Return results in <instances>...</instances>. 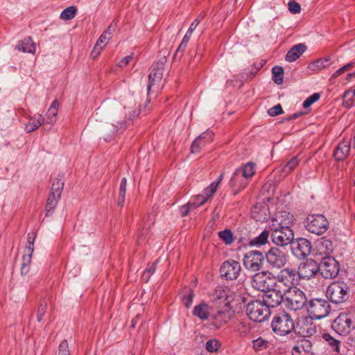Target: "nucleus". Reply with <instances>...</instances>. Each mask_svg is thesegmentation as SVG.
Returning <instances> with one entry per match:
<instances>
[{
  "label": "nucleus",
  "instance_id": "39448f33",
  "mask_svg": "<svg viewBox=\"0 0 355 355\" xmlns=\"http://www.w3.org/2000/svg\"><path fill=\"white\" fill-rule=\"evenodd\" d=\"M285 306L293 311L302 309L307 304V299L304 291L297 287L291 288L284 294Z\"/></svg>",
  "mask_w": 355,
  "mask_h": 355
},
{
  "label": "nucleus",
  "instance_id": "aec40b11",
  "mask_svg": "<svg viewBox=\"0 0 355 355\" xmlns=\"http://www.w3.org/2000/svg\"><path fill=\"white\" fill-rule=\"evenodd\" d=\"M263 302L267 304L268 307H275L282 302L284 293L277 288H273L265 292Z\"/></svg>",
  "mask_w": 355,
  "mask_h": 355
},
{
  "label": "nucleus",
  "instance_id": "7c9ffc66",
  "mask_svg": "<svg viewBox=\"0 0 355 355\" xmlns=\"http://www.w3.org/2000/svg\"><path fill=\"white\" fill-rule=\"evenodd\" d=\"M44 122V118L42 114L35 115L29 119V121L26 126L27 132H32L37 130Z\"/></svg>",
  "mask_w": 355,
  "mask_h": 355
},
{
  "label": "nucleus",
  "instance_id": "5701e85b",
  "mask_svg": "<svg viewBox=\"0 0 355 355\" xmlns=\"http://www.w3.org/2000/svg\"><path fill=\"white\" fill-rule=\"evenodd\" d=\"M33 245H24L22 251V263L21 267V275H27L31 268V262L32 259V254L33 253L34 249Z\"/></svg>",
  "mask_w": 355,
  "mask_h": 355
},
{
  "label": "nucleus",
  "instance_id": "79ce46f5",
  "mask_svg": "<svg viewBox=\"0 0 355 355\" xmlns=\"http://www.w3.org/2000/svg\"><path fill=\"white\" fill-rule=\"evenodd\" d=\"M127 180L125 178H123L120 182L119 197H118V205L123 206L125 202V196L126 191Z\"/></svg>",
  "mask_w": 355,
  "mask_h": 355
},
{
  "label": "nucleus",
  "instance_id": "49530a36",
  "mask_svg": "<svg viewBox=\"0 0 355 355\" xmlns=\"http://www.w3.org/2000/svg\"><path fill=\"white\" fill-rule=\"evenodd\" d=\"M77 12V9L75 6H69L65 8L60 14V19L63 20L72 19Z\"/></svg>",
  "mask_w": 355,
  "mask_h": 355
},
{
  "label": "nucleus",
  "instance_id": "1a4fd4ad",
  "mask_svg": "<svg viewBox=\"0 0 355 355\" xmlns=\"http://www.w3.org/2000/svg\"><path fill=\"white\" fill-rule=\"evenodd\" d=\"M306 230L317 235L324 234L329 227V221L322 214H312L307 216L306 220Z\"/></svg>",
  "mask_w": 355,
  "mask_h": 355
},
{
  "label": "nucleus",
  "instance_id": "69168bd1",
  "mask_svg": "<svg viewBox=\"0 0 355 355\" xmlns=\"http://www.w3.org/2000/svg\"><path fill=\"white\" fill-rule=\"evenodd\" d=\"M346 71L345 68L344 67V66H343L342 67L339 68L338 70H336L331 76V78H336L337 77H338L339 76H340L341 74H343V73H345Z\"/></svg>",
  "mask_w": 355,
  "mask_h": 355
},
{
  "label": "nucleus",
  "instance_id": "6ab92c4d",
  "mask_svg": "<svg viewBox=\"0 0 355 355\" xmlns=\"http://www.w3.org/2000/svg\"><path fill=\"white\" fill-rule=\"evenodd\" d=\"M272 226L274 227L276 224L277 227H290L293 223L294 217L290 212L278 208L272 217Z\"/></svg>",
  "mask_w": 355,
  "mask_h": 355
},
{
  "label": "nucleus",
  "instance_id": "b1692460",
  "mask_svg": "<svg viewBox=\"0 0 355 355\" xmlns=\"http://www.w3.org/2000/svg\"><path fill=\"white\" fill-rule=\"evenodd\" d=\"M127 128L126 121L117 122L116 124H111L105 128V141H110L117 134H121Z\"/></svg>",
  "mask_w": 355,
  "mask_h": 355
},
{
  "label": "nucleus",
  "instance_id": "f8f14e48",
  "mask_svg": "<svg viewBox=\"0 0 355 355\" xmlns=\"http://www.w3.org/2000/svg\"><path fill=\"white\" fill-rule=\"evenodd\" d=\"M313 319L309 315L299 317L295 324V331L302 337H310L313 336L316 331V326L312 322Z\"/></svg>",
  "mask_w": 355,
  "mask_h": 355
},
{
  "label": "nucleus",
  "instance_id": "4be33fe9",
  "mask_svg": "<svg viewBox=\"0 0 355 355\" xmlns=\"http://www.w3.org/2000/svg\"><path fill=\"white\" fill-rule=\"evenodd\" d=\"M293 254L300 259L306 258L309 255L311 254L313 257L318 255L315 250L313 248V245H291Z\"/></svg>",
  "mask_w": 355,
  "mask_h": 355
},
{
  "label": "nucleus",
  "instance_id": "9b49d317",
  "mask_svg": "<svg viewBox=\"0 0 355 355\" xmlns=\"http://www.w3.org/2000/svg\"><path fill=\"white\" fill-rule=\"evenodd\" d=\"M275 281V276H271L270 274L262 272L253 275L251 284L256 290L265 293L272 288V287L274 288Z\"/></svg>",
  "mask_w": 355,
  "mask_h": 355
},
{
  "label": "nucleus",
  "instance_id": "13d9d810",
  "mask_svg": "<svg viewBox=\"0 0 355 355\" xmlns=\"http://www.w3.org/2000/svg\"><path fill=\"white\" fill-rule=\"evenodd\" d=\"M47 307V304L46 302H42L38 308L37 313V320L38 322H41L42 318L46 312V309Z\"/></svg>",
  "mask_w": 355,
  "mask_h": 355
},
{
  "label": "nucleus",
  "instance_id": "f03ea898",
  "mask_svg": "<svg viewBox=\"0 0 355 355\" xmlns=\"http://www.w3.org/2000/svg\"><path fill=\"white\" fill-rule=\"evenodd\" d=\"M350 290L347 283L343 281H334L327 288V297L334 304H341L349 297Z\"/></svg>",
  "mask_w": 355,
  "mask_h": 355
},
{
  "label": "nucleus",
  "instance_id": "58836bf2",
  "mask_svg": "<svg viewBox=\"0 0 355 355\" xmlns=\"http://www.w3.org/2000/svg\"><path fill=\"white\" fill-rule=\"evenodd\" d=\"M218 236L225 244H232L235 241V236L229 229L218 232Z\"/></svg>",
  "mask_w": 355,
  "mask_h": 355
},
{
  "label": "nucleus",
  "instance_id": "dca6fc26",
  "mask_svg": "<svg viewBox=\"0 0 355 355\" xmlns=\"http://www.w3.org/2000/svg\"><path fill=\"white\" fill-rule=\"evenodd\" d=\"M241 272L240 263L234 260H228L222 264L220 268V272L222 277L227 280L236 279Z\"/></svg>",
  "mask_w": 355,
  "mask_h": 355
},
{
  "label": "nucleus",
  "instance_id": "c756f323",
  "mask_svg": "<svg viewBox=\"0 0 355 355\" xmlns=\"http://www.w3.org/2000/svg\"><path fill=\"white\" fill-rule=\"evenodd\" d=\"M163 76V69L162 68H153L152 71L148 75V91L155 84L159 83L162 80Z\"/></svg>",
  "mask_w": 355,
  "mask_h": 355
},
{
  "label": "nucleus",
  "instance_id": "ea45409f",
  "mask_svg": "<svg viewBox=\"0 0 355 355\" xmlns=\"http://www.w3.org/2000/svg\"><path fill=\"white\" fill-rule=\"evenodd\" d=\"M322 338L332 347L334 352H340V340L334 338L328 333L324 334Z\"/></svg>",
  "mask_w": 355,
  "mask_h": 355
},
{
  "label": "nucleus",
  "instance_id": "de8ad7c7",
  "mask_svg": "<svg viewBox=\"0 0 355 355\" xmlns=\"http://www.w3.org/2000/svg\"><path fill=\"white\" fill-rule=\"evenodd\" d=\"M252 329V323L248 320H243L238 327V331L242 336L248 334Z\"/></svg>",
  "mask_w": 355,
  "mask_h": 355
},
{
  "label": "nucleus",
  "instance_id": "a19ab883",
  "mask_svg": "<svg viewBox=\"0 0 355 355\" xmlns=\"http://www.w3.org/2000/svg\"><path fill=\"white\" fill-rule=\"evenodd\" d=\"M272 80L277 84L281 85L284 79V69L280 66H275L272 69Z\"/></svg>",
  "mask_w": 355,
  "mask_h": 355
},
{
  "label": "nucleus",
  "instance_id": "338daca9",
  "mask_svg": "<svg viewBox=\"0 0 355 355\" xmlns=\"http://www.w3.org/2000/svg\"><path fill=\"white\" fill-rule=\"evenodd\" d=\"M292 355H306L303 353L302 349H300L299 345L297 344L292 350Z\"/></svg>",
  "mask_w": 355,
  "mask_h": 355
},
{
  "label": "nucleus",
  "instance_id": "6e6d98bb",
  "mask_svg": "<svg viewBox=\"0 0 355 355\" xmlns=\"http://www.w3.org/2000/svg\"><path fill=\"white\" fill-rule=\"evenodd\" d=\"M158 262V260H157L155 262H154L151 266H149L144 271V273L143 275V278L146 279V281L147 282L150 277V275L154 273V272L156 270V265Z\"/></svg>",
  "mask_w": 355,
  "mask_h": 355
},
{
  "label": "nucleus",
  "instance_id": "cd10ccee",
  "mask_svg": "<svg viewBox=\"0 0 355 355\" xmlns=\"http://www.w3.org/2000/svg\"><path fill=\"white\" fill-rule=\"evenodd\" d=\"M230 184L232 188L236 189L238 190L243 189L245 187L248 183L241 175V171L240 168L235 170L231 178Z\"/></svg>",
  "mask_w": 355,
  "mask_h": 355
},
{
  "label": "nucleus",
  "instance_id": "4468645a",
  "mask_svg": "<svg viewBox=\"0 0 355 355\" xmlns=\"http://www.w3.org/2000/svg\"><path fill=\"white\" fill-rule=\"evenodd\" d=\"M265 256L259 251H251L245 254L243 265L246 269L255 272L261 269Z\"/></svg>",
  "mask_w": 355,
  "mask_h": 355
},
{
  "label": "nucleus",
  "instance_id": "7ed1b4c3",
  "mask_svg": "<svg viewBox=\"0 0 355 355\" xmlns=\"http://www.w3.org/2000/svg\"><path fill=\"white\" fill-rule=\"evenodd\" d=\"M272 241L275 244H293L297 242L298 244H311V242L302 237L294 236L293 231L290 227H276L271 234Z\"/></svg>",
  "mask_w": 355,
  "mask_h": 355
},
{
  "label": "nucleus",
  "instance_id": "c85d7f7f",
  "mask_svg": "<svg viewBox=\"0 0 355 355\" xmlns=\"http://www.w3.org/2000/svg\"><path fill=\"white\" fill-rule=\"evenodd\" d=\"M17 49L21 52L34 53L35 46L31 37H26L19 42Z\"/></svg>",
  "mask_w": 355,
  "mask_h": 355
},
{
  "label": "nucleus",
  "instance_id": "72a5a7b5",
  "mask_svg": "<svg viewBox=\"0 0 355 355\" xmlns=\"http://www.w3.org/2000/svg\"><path fill=\"white\" fill-rule=\"evenodd\" d=\"M195 294L194 291L189 287H185L182 292V301L187 309L191 307L193 304Z\"/></svg>",
  "mask_w": 355,
  "mask_h": 355
},
{
  "label": "nucleus",
  "instance_id": "864d4df0",
  "mask_svg": "<svg viewBox=\"0 0 355 355\" xmlns=\"http://www.w3.org/2000/svg\"><path fill=\"white\" fill-rule=\"evenodd\" d=\"M58 355H70L68 343L63 340L59 345Z\"/></svg>",
  "mask_w": 355,
  "mask_h": 355
},
{
  "label": "nucleus",
  "instance_id": "4d7b16f0",
  "mask_svg": "<svg viewBox=\"0 0 355 355\" xmlns=\"http://www.w3.org/2000/svg\"><path fill=\"white\" fill-rule=\"evenodd\" d=\"M349 92V91H347L344 93V95H343V104L344 105H345L346 107H351L353 105L355 104V95L354 96H352V95H350L349 96L347 97V94Z\"/></svg>",
  "mask_w": 355,
  "mask_h": 355
},
{
  "label": "nucleus",
  "instance_id": "a878e982",
  "mask_svg": "<svg viewBox=\"0 0 355 355\" xmlns=\"http://www.w3.org/2000/svg\"><path fill=\"white\" fill-rule=\"evenodd\" d=\"M231 291L228 288L218 287L214 293L215 300L224 302V306L230 305L232 297L230 295Z\"/></svg>",
  "mask_w": 355,
  "mask_h": 355
},
{
  "label": "nucleus",
  "instance_id": "5fc2aeb1",
  "mask_svg": "<svg viewBox=\"0 0 355 355\" xmlns=\"http://www.w3.org/2000/svg\"><path fill=\"white\" fill-rule=\"evenodd\" d=\"M288 10L291 13L297 14L301 12V6L300 3L296 2L295 1H291L288 3Z\"/></svg>",
  "mask_w": 355,
  "mask_h": 355
},
{
  "label": "nucleus",
  "instance_id": "3c124183",
  "mask_svg": "<svg viewBox=\"0 0 355 355\" xmlns=\"http://www.w3.org/2000/svg\"><path fill=\"white\" fill-rule=\"evenodd\" d=\"M320 95L318 93H314L312 95L309 96L304 102H303V107L307 108L311 106L313 103L319 100Z\"/></svg>",
  "mask_w": 355,
  "mask_h": 355
},
{
  "label": "nucleus",
  "instance_id": "a18cd8bd",
  "mask_svg": "<svg viewBox=\"0 0 355 355\" xmlns=\"http://www.w3.org/2000/svg\"><path fill=\"white\" fill-rule=\"evenodd\" d=\"M300 159L298 156H295L288 160L282 168V171L286 173H288L293 171L299 164Z\"/></svg>",
  "mask_w": 355,
  "mask_h": 355
},
{
  "label": "nucleus",
  "instance_id": "f3484780",
  "mask_svg": "<svg viewBox=\"0 0 355 355\" xmlns=\"http://www.w3.org/2000/svg\"><path fill=\"white\" fill-rule=\"evenodd\" d=\"M234 315V311L230 305L223 306L211 316L212 324L216 328H220L227 323Z\"/></svg>",
  "mask_w": 355,
  "mask_h": 355
},
{
  "label": "nucleus",
  "instance_id": "412c9836",
  "mask_svg": "<svg viewBox=\"0 0 355 355\" xmlns=\"http://www.w3.org/2000/svg\"><path fill=\"white\" fill-rule=\"evenodd\" d=\"M214 137V134L212 131H207L202 133L193 141L191 146V152L192 153H199L206 145L213 141Z\"/></svg>",
  "mask_w": 355,
  "mask_h": 355
},
{
  "label": "nucleus",
  "instance_id": "37998d69",
  "mask_svg": "<svg viewBox=\"0 0 355 355\" xmlns=\"http://www.w3.org/2000/svg\"><path fill=\"white\" fill-rule=\"evenodd\" d=\"M300 349L306 355H313L312 343L309 340L302 339L297 343Z\"/></svg>",
  "mask_w": 355,
  "mask_h": 355
},
{
  "label": "nucleus",
  "instance_id": "473e14b6",
  "mask_svg": "<svg viewBox=\"0 0 355 355\" xmlns=\"http://www.w3.org/2000/svg\"><path fill=\"white\" fill-rule=\"evenodd\" d=\"M330 64V59L328 58H324L309 63L308 68L311 71H318L329 67Z\"/></svg>",
  "mask_w": 355,
  "mask_h": 355
},
{
  "label": "nucleus",
  "instance_id": "423d86ee",
  "mask_svg": "<svg viewBox=\"0 0 355 355\" xmlns=\"http://www.w3.org/2000/svg\"><path fill=\"white\" fill-rule=\"evenodd\" d=\"M306 309L309 315L314 320H320L327 317L331 312L329 302L322 298H315L308 302Z\"/></svg>",
  "mask_w": 355,
  "mask_h": 355
},
{
  "label": "nucleus",
  "instance_id": "0eeeda50",
  "mask_svg": "<svg viewBox=\"0 0 355 355\" xmlns=\"http://www.w3.org/2000/svg\"><path fill=\"white\" fill-rule=\"evenodd\" d=\"M246 313L250 320L261 322L268 319L270 311L267 304L259 300H255L248 304Z\"/></svg>",
  "mask_w": 355,
  "mask_h": 355
},
{
  "label": "nucleus",
  "instance_id": "20e7f679",
  "mask_svg": "<svg viewBox=\"0 0 355 355\" xmlns=\"http://www.w3.org/2000/svg\"><path fill=\"white\" fill-rule=\"evenodd\" d=\"M275 286L282 292L286 293L291 288H295V285L298 282V278L296 276L295 270L290 268H286L282 270L277 276H275Z\"/></svg>",
  "mask_w": 355,
  "mask_h": 355
},
{
  "label": "nucleus",
  "instance_id": "bf43d9fd",
  "mask_svg": "<svg viewBox=\"0 0 355 355\" xmlns=\"http://www.w3.org/2000/svg\"><path fill=\"white\" fill-rule=\"evenodd\" d=\"M283 112L282 105L280 104H277L271 108H270L268 111L269 115L272 116H277Z\"/></svg>",
  "mask_w": 355,
  "mask_h": 355
},
{
  "label": "nucleus",
  "instance_id": "a211bd4d",
  "mask_svg": "<svg viewBox=\"0 0 355 355\" xmlns=\"http://www.w3.org/2000/svg\"><path fill=\"white\" fill-rule=\"evenodd\" d=\"M265 257L271 266L278 268L283 267L287 261L286 253L277 247L271 248Z\"/></svg>",
  "mask_w": 355,
  "mask_h": 355
},
{
  "label": "nucleus",
  "instance_id": "2f4dec72",
  "mask_svg": "<svg viewBox=\"0 0 355 355\" xmlns=\"http://www.w3.org/2000/svg\"><path fill=\"white\" fill-rule=\"evenodd\" d=\"M193 314L202 320H207L209 316V306L205 303L196 306L193 309Z\"/></svg>",
  "mask_w": 355,
  "mask_h": 355
},
{
  "label": "nucleus",
  "instance_id": "052dcab7",
  "mask_svg": "<svg viewBox=\"0 0 355 355\" xmlns=\"http://www.w3.org/2000/svg\"><path fill=\"white\" fill-rule=\"evenodd\" d=\"M132 60V55H127L125 58H122L118 62V66L121 67V68H124V67H125L130 63V62Z\"/></svg>",
  "mask_w": 355,
  "mask_h": 355
},
{
  "label": "nucleus",
  "instance_id": "4c0bfd02",
  "mask_svg": "<svg viewBox=\"0 0 355 355\" xmlns=\"http://www.w3.org/2000/svg\"><path fill=\"white\" fill-rule=\"evenodd\" d=\"M241 171L244 179H250L255 173V164L252 162H248Z\"/></svg>",
  "mask_w": 355,
  "mask_h": 355
},
{
  "label": "nucleus",
  "instance_id": "e433bc0d",
  "mask_svg": "<svg viewBox=\"0 0 355 355\" xmlns=\"http://www.w3.org/2000/svg\"><path fill=\"white\" fill-rule=\"evenodd\" d=\"M64 182L62 178H56L53 180L51 193V195H54V196H61V193L63 189Z\"/></svg>",
  "mask_w": 355,
  "mask_h": 355
},
{
  "label": "nucleus",
  "instance_id": "c9c22d12",
  "mask_svg": "<svg viewBox=\"0 0 355 355\" xmlns=\"http://www.w3.org/2000/svg\"><path fill=\"white\" fill-rule=\"evenodd\" d=\"M60 198V196H54V195L51 194L49 196L45 207L46 216H49L53 213Z\"/></svg>",
  "mask_w": 355,
  "mask_h": 355
},
{
  "label": "nucleus",
  "instance_id": "f257e3e1",
  "mask_svg": "<svg viewBox=\"0 0 355 355\" xmlns=\"http://www.w3.org/2000/svg\"><path fill=\"white\" fill-rule=\"evenodd\" d=\"M271 327L277 335L283 336L291 334L295 326L291 314L285 311H282L274 315Z\"/></svg>",
  "mask_w": 355,
  "mask_h": 355
},
{
  "label": "nucleus",
  "instance_id": "8fccbe9b",
  "mask_svg": "<svg viewBox=\"0 0 355 355\" xmlns=\"http://www.w3.org/2000/svg\"><path fill=\"white\" fill-rule=\"evenodd\" d=\"M206 349L209 352H215L220 347V343L216 339L208 340L205 344Z\"/></svg>",
  "mask_w": 355,
  "mask_h": 355
},
{
  "label": "nucleus",
  "instance_id": "ddd939ff",
  "mask_svg": "<svg viewBox=\"0 0 355 355\" xmlns=\"http://www.w3.org/2000/svg\"><path fill=\"white\" fill-rule=\"evenodd\" d=\"M318 269L320 268H318V263L310 259L300 264L297 271H296V276L301 279L309 280L315 277L318 273Z\"/></svg>",
  "mask_w": 355,
  "mask_h": 355
},
{
  "label": "nucleus",
  "instance_id": "774afa93",
  "mask_svg": "<svg viewBox=\"0 0 355 355\" xmlns=\"http://www.w3.org/2000/svg\"><path fill=\"white\" fill-rule=\"evenodd\" d=\"M235 236V241H236L238 243L240 244H245L246 242L248 241V239L243 237V236H238L236 234L234 235Z\"/></svg>",
  "mask_w": 355,
  "mask_h": 355
},
{
  "label": "nucleus",
  "instance_id": "09e8293b",
  "mask_svg": "<svg viewBox=\"0 0 355 355\" xmlns=\"http://www.w3.org/2000/svg\"><path fill=\"white\" fill-rule=\"evenodd\" d=\"M267 341L262 338H259L252 341V347L256 351H261L267 347Z\"/></svg>",
  "mask_w": 355,
  "mask_h": 355
},
{
  "label": "nucleus",
  "instance_id": "680f3d73",
  "mask_svg": "<svg viewBox=\"0 0 355 355\" xmlns=\"http://www.w3.org/2000/svg\"><path fill=\"white\" fill-rule=\"evenodd\" d=\"M187 46V44L181 42L180 44L179 45V46L178 47L177 50H176L175 55L176 56H178V55L182 56V53L185 51Z\"/></svg>",
  "mask_w": 355,
  "mask_h": 355
},
{
  "label": "nucleus",
  "instance_id": "e2e57ef3",
  "mask_svg": "<svg viewBox=\"0 0 355 355\" xmlns=\"http://www.w3.org/2000/svg\"><path fill=\"white\" fill-rule=\"evenodd\" d=\"M200 20L197 18L190 25L187 32L189 33V34H192L193 32L194 31V30L196 28V27L198 26V25L200 24Z\"/></svg>",
  "mask_w": 355,
  "mask_h": 355
},
{
  "label": "nucleus",
  "instance_id": "c03bdc74",
  "mask_svg": "<svg viewBox=\"0 0 355 355\" xmlns=\"http://www.w3.org/2000/svg\"><path fill=\"white\" fill-rule=\"evenodd\" d=\"M270 235L268 230L263 231L258 236L249 241L248 244H266Z\"/></svg>",
  "mask_w": 355,
  "mask_h": 355
},
{
  "label": "nucleus",
  "instance_id": "603ef678",
  "mask_svg": "<svg viewBox=\"0 0 355 355\" xmlns=\"http://www.w3.org/2000/svg\"><path fill=\"white\" fill-rule=\"evenodd\" d=\"M58 111L49 109L46 114V122L51 125L56 121Z\"/></svg>",
  "mask_w": 355,
  "mask_h": 355
},
{
  "label": "nucleus",
  "instance_id": "f704fd0d",
  "mask_svg": "<svg viewBox=\"0 0 355 355\" xmlns=\"http://www.w3.org/2000/svg\"><path fill=\"white\" fill-rule=\"evenodd\" d=\"M110 39L111 37H107V35L104 33L101 35L93 49L92 54L94 58L98 55L101 51L103 49V47L106 45Z\"/></svg>",
  "mask_w": 355,
  "mask_h": 355
},
{
  "label": "nucleus",
  "instance_id": "6e6552de",
  "mask_svg": "<svg viewBox=\"0 0 355 355\" xmlns=\"http://www.w3.org/2000/svg\"><path fill=\"white\" fill-rule=\"evenodd\" d=\"M318 272L324 279H334L336 277L340 271L339 263L333 257L326 256L318 263Z\"/></svg>",
  "mask_w": 355,
  "mask_h": 355
},
{
  "label": "nucleus",
  "instance_id": "393cba45",
  "mask_svg": "<svg viewBox=\"0 0 355 355\" xmlns=\"http://www.w3.org/2000/svg\"><path fill=\"white\" fill-rule=\"evenodd\" d=\"M350 151V143L347 140L340 141L334 150V155L336 160L343 161L349 155Z\"/></svg>",
  "mask_w": 355,
  "mask_h": 355
},
{
  "label": "nucleus",
  "instance_id": "2eb2a0df",
  "mask_svg": "<svg viewBox=\"0 0 355 355\" xmlns=\"http://www.w3.org/2000/svg\"><path fill=\"white\" fill-rule=\"evenodd\" d=\"M332 328L340 335H347L354 328L352 320L347 313H340L334 321Z\"/></svg>",
  "mask_w": 355,
  "mask_h": 355
},
{
  "label": "nucleus",
  "instance_id": "9d476101",
  "mask_svg": "<svg viewBox=\"0 0 355 355\" xmlns=\"http://www.w3.org/2000/svg\"><path fill=\"white\" fill-rule=\"evenodd\" d=\"M222 179L223 175H220L218 179L205 188L201 194L192 198L189 202V205L193 209L203 205L214 194Z\"/></svg>",
  "mask_w": 355,
  "mask_h": 355
},
{
  "label": "nucleus",
  "instance_id": "0e129e2a",
  "mask_svg": "<svg viewBox=\"0 0 355 355\" xmlns=\"http://www.w3.org/2000/svg\"><path fill=\"white\" fill-rule=\"evenodd\" d=\"M193 209V208L192 207H190L188 202L187 205L182 207V216H185L188 215L189 213Z\"/></svg>",
  "mask_w": 355,
  "mask_h": 355
},
{
  "label": "nucleus",
  "instance_id": "bb28decb",
  "mask_svg": "<svg viewBox=\"0 0 355 355\" xmlns=\"http://www.w3.org/2000/svg\"><path fill=\"white\" fill-rule=\"evenodd\" d=\"M306 50V46L304 44L294 45L286 53V60L292 62L297 60Z\"/></svg>",
  "mask_w": 355,
  "mask_h": 355
}]
</instances>
